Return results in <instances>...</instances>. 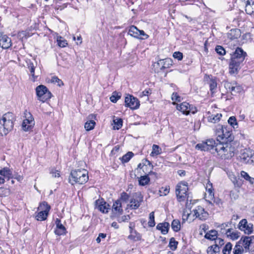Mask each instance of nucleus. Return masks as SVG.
<instances>
[{
  "label": "nucleus",
  "mask_w": 254,
  "mask_h": 254,
  "mask_svg": "<svg viewBox=\"0 0 254 254\" xmlns=\"http://www.w3.org/2000/svg\"><path fill=\"white\" fill-rule=\"evenodd\" d=\"M57 42L58 45L61 47H65L67 45L66 41L63 39L62 37L58 38Z\"/></svg>",
  "instance_id": "864d4df0"
},
{
  "label": "nucleus",
  "mask_w": 254,
  "mask_h": 254,
  "mask_svg": "<svg viewBox=\"0 0 254 254\" xmlns=\"http://www.w3.org/2000/svg\"><path fill=\"white\" fill-rule=\"evenodd\" d=\"M114 126L113 128L114 129H119L123 126V120L121 118H116L113 120Z\"/></svg>",
  "instance_id": "e433bc0d"
},
{
  "label": "nucleus",
  "mask_w": 254,
  "mask_h": 254,
  "mask_svg": "<svg viewBox=\"0 0 254 254\" xmlns=\"http://www.w3.org/2000/svg\"><path fill=\"white\" fill-rule=\"evenodd\" d=\"M181 98V97L177 93H173L172 95V99L173 101L180 102Z\"/></svg>",
  "instance_id": "680f3d73"
},
{
  "label": "nucleus",
  "mask_w": 254,
  "mask_h": 254,
  "mask_svg": "<svg viewBox=\"0 0 254 254\" xmlns=\"http://www.w3.org/2000/svg\"><path fill=\"white\" fill-rule=\"evenodd\" d=\"M125 106L131 109H138L140 105L138 100L130 95H128L125 98Z\"/></svg>",
  "instance_id": "f8f14e48"
},
{
  "label": "nucleus",
  "mask_w": 254,
  "mask_h": 254,
  "mask_svg": "<svg viewBox=\"0 0 254 254\" xmlns=\"http://www.w3.org/2000/svg\"><path fill=\"white\" fill-rule=\"evenodd\" d=\"M95 118L96 116L93 114L90 115L88 116V118L89 120L87 121L84 125V128L87 131L91 130L94 128L96 123L92 120L95 119Z\"/></svg>",
  "instance_id": "412c9836"
},
{
  "label": "nucleus",
  "mask_w": 254,
  "mask_h": 254,
  "mask_svg": "<svg viewBox=\"0 0 254 254\" xmlns=\"http://www.w3.org/2000/svg\"><path fill=\"white\" fill-rule=\"evenodd\" d=\"M192 212H193V218L192 220L190 219V222L193 220L195 218H198L199 220L204 221L205 220L208 216V213L206 211L204 208L200 206H197L193 209Z\"/></svg>",
  "instance_id": "9d476101"
},
{
  "label": "nucleus",
  "mask_w": 254,
  "mask_h": 254,
  "mask_svg": "<svg viewBox=\"0 0 254 254\" xmlns=\"http://www.w3.org/2000/svg\"><path fill=\"white\" fill-rule=\"evenodd\" d=\"M161 152V148L158 145L153 144L152 146V151L150 153V156L154 157L160 154Z\"/></svg>",
  "instance_id": "473e14b6"
},
{
  "label": "nucleus",
  "mask_w": 254,
  "mask_h": 254,
  "mask_svg": "<svg viewBox=\"0 0 254 254\" xmlns=\"http://www.w3.org/2000/svg\"><path fill=\"white\" fill-rule=\"evenodd\" d=\"M241 176L246 180L249 181L251 184L254 183V178L251 177L245 171L241 172Z\"/></svg>",
  "instance_id": "a18cd8bd"
},
{
  "label": "nucleus",
  "mask_w": 254,
  "mask_h": 254,
  "mask_svg": "<svg viewBox=\"0 0 254 254\" xmlns=\"http://www.w3.org/2000/svg\"><path fill=\"white\" fill-rule=\"evenodd\" d=\"M177 109L182 112L184 114L186 115H188L190 113L195 114L197 111L195 107H193L192 106H191L188 103L186 102H183L180 105H177Z\"/></svg>",
  "instance_id": "9b49d317"
},
{
  "label": "nucleus",
  "mask_w": 254,
  "mask_h": 254,
  "mask_svg": "<svg viewBox=\"0 0 254 254\" xmlns=\"http://www.w3.org/2000/svg\"><path fill=\"white\" fill-rule=\"evenodd\" d=\"M225 88L233 95L242 92L243 88L236 81L228 82L226 81L224 83Z\"/></svg>",
  "instance_id": "1a4fd4ad"
},
{
  "label": "nucleus",
  "mask_w": 254,
  "mask_h": 254,
  "mask_svg": "<svg viewBox=\"0 0 254 254\" xmlns=\"http://www.w3.org/2000/svg\"><path fill=\"white\" fill-rule=\"evenodd\" d=\"M51 174L52 175L53 177L56 178L60 176V173L58 171L52 170Z\"/></svg>",
  "instance_id": "e2e57ef3"
},
{
  "label": "nucleus",
  "mask_w": 254,
  "mask_h": 254,
  "mask_svg": "<svg viewBox=\"0 0 254 254\" xmlns=\"http://www.w3.org/2000/svg\"><path fill=\"white\" fill-rule=\"evenodd\" d=\"M217 232L216 230H211L209 233H207L205 235V238L211 240H215L217 237Z\"/></svg>",
  "instance_id": "72a5a7b5"
},
{
  "label": "nucleus",
  "mask_w": 254,
  "mask_h": 254,
  "mask_svg": "<svg viewBox=\"0 0 254 254\" xmlns=\"http://www.w3.org/2000/svg\"><path fill=\"white\" fill-rule=\"evenodd\" d=\"M28 68L30 70L31 75L32 76V77L33 78V80L34 81L36 78V76L34 74L35 67L34 65V64L31 62H30L28 64Z\"/></svg>",
  "instance_id": "79ce46f5"
},
{
  "label": "nucleus",
  "mask_w": 254,
  "mask_h": 254,
  "mask_svg": "<svg viewBox=\"0 0 254 254\" xmlns=\"http://www.w3.org/2000/svg\"><path fill=\"white\" fill-rule=\"evenodd\" d=\"M134 234H130L128 236V239L134 241H139L141 239V236L136 231L134 232Z\"/></svg>",
  "instance_id": "c03bdc74"
},
{
  "label": "nucleus",
  "mask_w": 254,
  "mask_h": 254,
  "mask_svg": "<svg viewBox=\"0 0 254 254\" xmlns=\"http://www.w3.org/2000/svg\"><path fill=\"white\" fill-rule=\"evenodd\" d=\"M52 82L57 83L59 86H61L64 85L63 81L60 79L57 76H53L51 79Z\"/></svg>",
  "instance_id": "4d7b16f0"
},
{
  "label": "nucleus",
  "mask_w": 254,
  "mask_h": 254,
  "mask_svg": "<svg viewBox=\"0 0 254 254\" xmlns=\"http://www.w3.org/2000/svg\"><path fill=\"white\" fill-rule=\"evenodd\" d=\"M28 115H29V117H28V118L24 120L22 124V129L26 131L30 130L34 125V119L32 117L31 114L28 113Z\"/></svg>",
  "instance_id": "6ab92c4d"
},
{
  "label": "nucleus",
  "mask_w": 254,
  "mask_h": 254,
  "mask_svg": "<svg viewBox=\"0 0 254 254\" xmlns=\"http://www.w3.org/2000/svg\"><path fill=\"white\" fill-rule=\"evenodd\" d=\"M129 219L130 216L128 215H124L119 218V219H118V222L120 223L122 222H127L128 221Z\"/></svg>",
  "instance_id": "052dcab7"
},
{
  "label": "nucleus",
  "mask_w": 254,
  "mask_h": 254,
  "mask_svg": "<svg viewBox=\"0 0 254 254\" xmlns=\"http://www.w3.org/2000/svg\"><path fill=\"white\" fill-rule=\"evenodd\" d=\"M138 34V37L137 38V39L145 40L147 39L149 37L148 35L146 34L143 30H139Z\"/></svg>",
  "instance_id": "3c124183"
},
{
  "label": "nucleus",
  "mask_w": 254,
  "mask_h": 254,
  "mask_svg": "<svg viewBox=\"0 0 254 254\" xmlns=\"http://www.w3.org/2000/svg\"><path fill=\"white\" fill-rule=\"evenodd\" d=\"M211 246H212V248L213 249V251H214V252L216 254L219 253V252H220V247H219L215 245V244Z\"/></svg>",
  "instance_id": "0e129e2a"
},
{
  "label": "nucleus",
  "mask_w": 254,
  "mask_h": 254,
  "mask_svg": "<svg viewBox=\"0 0 254 254\" xmlns=\"http://www.w3.org/2000/svg\"><path fill=\"white\" fill-rule=\"evenodd\" d=\"M246 56V52H244L241 48H237L231 55V61L229 64V72L231 74L238 73L243 65Z\"/></svg>",
  "instance_id": "f257e3e1"
},
{
  "label": "nucleus",
  "mask_w": 254,
  "mask_h": 254,
  "mask_svg": "<svg viewBox=\"0 0 254 254\" xmlns=\"http://www.w3.org/2000/svg\"><path fill=\"white\" fill-rule=\"evenodd\" d=\"M171 226L172 229L175 231L178 232L180 230L181 224L180 222L178 220L175 219L174 220L171 224Z\"/></svg>",
  "instance_id": "ea45409f"
},
{
  "label": "nucleus",
  "mask_w": 254,
  "mask_h": 254,
  "mask_svg": "<svg viewBox=\"0 0 254 254\" xmlns=\"http://www.w3.org/2000/svg\"><path fill=\"white\" fill-rule=\"evenodd\" d=\"M0 175L8 180L10 178H12V171L10 169L7 167H4L2 169L0 170Z\"/></svg>",
  "instance_id": "a878e982"
},
{
  "label": "nucleus",
  "mask_w": 254,
  "mask_h": 254,
  "mask_svg": "<svg viewBox=\"0 0 254 254\" xmlns=\"http://www.w3.org/2000/svg\"><path fill=\"white\" fill-rule=\"evenodd\" d=\"M169 226V223L165 222L164 223H159L157 225L156 228L157 229L161 231L162 234L165 235L168 232Z\"/></svg>",
  "instance_id": "393cba45"
},
{
  "label": "nucleus",
  "mask_w": 254,
  "mask_h": 254,
  "mask_svg": "<svg viewBox=\"0 0 254 254\" xmlns=\"http://www.w3.org/2000/svg\"><path fill=\"white\" fill-rule=\"evenodd\" d=\"M245 8L247 14L251 15L254 13V1L251 3L250 0H248Z\"/></svg>",
  "instance_id": "c85d7f7f"
},
{
  "label": "nucleus",
  "mask_w": 254,
  "mask_h": 254,
  "mask_svg": "<svg viewBox=\"0 0 254 254\" xmlns=\"http://www.w3.org/2000/svg\"><path fill=\"white\" fill-rule=\"evenodd\" d=\"M14 115L10 112L4 114L0 119V134L6 135L13 127Z\"/></svg>",
  "instance_id": "7ed1b4c3"
},
{
  "label": "nucleus",
  "mask_w": 254,
  "mask_h": 254,
  "mask_svg": "<svg viewBox=\"0 0 254 254\" xmlns=\"http://www.w3.org/2000/svg\"><path fill=\"white\" fill-rule=\"evenodd\" d=\"M135 198H132L130 200L129 207L132 209H136L138 208L140 202L142 201L143 197L140 193H135Z\"/></svg>",
  "instance_id": "a211bd4d"
},
{
  "label": "nucleus",
  "mask_w": 254,
  "mask_h": 254,
  "mask_svg": "<svg viewBox=\"0 0 254 254\" xmlns=\"http://www.w3.org/2000/svg\"><path fill=\"white\" fill-rule=\"evenodd\" d=\"M50 209V206L45 201L41 203L38 208L39 211H45V212H48V213H49Z\"/></svg>",
  "instance_id": "2f4dec72"
},
{
  "label": "nucleus",
  "mask_w": 254,
  "mask_h": 254,
  "mask_svg": "<svg viewBox=\"0 0 254 254\" xmlns=\"http://www.w3.org/2000/svg\"><path fill=\"white\" fill-rule=\"evenodd\" d=\"M215 51L217 54L221 56L224 55L226 54L225 49L221 46H217L215 48Z\"/></svg>",
  "instance_id": "603ef678"
},
{
  "label": "nucleus",
  "mask_w": 254,
  "mask_h": 254,
  "mask_svg": "<svg viewBox=\"0 0 254 254\" xmlns=\"http://www.w3.org/2000/svg\"><path fill=\"white\" fill-rule=\"evenodd\" d=\"M148 168H149L150 170H151L153 168V165L147 159H144L142 160V163L138 165L137 169L141 170L145 175L155 174L154 172H153L151 170L149 171Z\"/></svg>",
  "instance_id": "ddd939ff"
},
{
  "label": "nucleus",
  "mask_w": 254,
  "mask_h": 254,
  "mask_svg": "<svg viewBox=\"0 0 254 254\" xmlns=\"http://www.w3.org/2000/svg\"><path fill=\"white\" fill-rule=\"evenodd\" d=\"M112 211L116 214H120L122 213L123 210L121 200L120 199H118L114 202L112 206Z\"/></svg>",
  "instance_id": "4be33fe9"
},
{
  "label": "nucleus",
  "mask_w": 254,
  "mask_h": 254,
  "mask_svg": "<svg viewBox=\"0 0 254 254\" xmlns=\"http://www.w3.org/2000/svg\"><path fill=\"white\" fill-rule=\"evenodd\" d=\"M190 215V213H187V214L184 213L183 215V220L185 221V220L189 219Z\"/></svg>",
  "instance_id": "69168bd1"
},
{
  "label": "nucleus",
  "mask_w": 254,
  "mask_h": 254,
  "mask_svg": "<svg viewBox=\"0 0 254 254\" xmlns=\"http://www.w3.org/2000/svg\"><path fill=\"white\" fill-rule=\"evenodd\" d=\"M96 207L102 213H108L110 209V205L103 199H98L95 201Z\"/></svg>",
  "instance_id": "f3484780"
},
{
  "label": "nucleus",
  "mask_w": 254,
  "mask_h": 254,
  "mask_svg": "<svg viewBox=\"0 0 254 254\" xmlns=\"http://www.w3.org/2000/svg\"><path fill=\"white\" fill-rule=\"evenodd\" d=\"M148 226L150 227H154L155 225L154 212H151L149 214V220L148 222Z\"/></svg>",
  "instance_id": "09e8293b"
},
{
  "label": "nucleus",
  "mask_w": 254,
  "mask_h": 254,
  "mask_svg": "<svg viewBox=\"0 0 254 254\" xmlns=\"http://www.w3.org/2000/svg\"><path fill=\"white\" fill-rule=\"evenodd\" d=\"M253 226L251 223H248L247 219H243L239 222V228L241 231H244L245 233L250 234L253 232Z\"/></svg>",
  "instance_id": "2eb2a0df"
},
{
  "label": "nucleus",
  "mask_w": 254,
  "mask_h": 254,
  "mask_svg": "<svg viewBox=\"0 0 254 254\" xmlns=\"http://www.w3.org/2000/svg\"><path fill=\"white\" fill-rule=\"evenodd\" d=\"M215 151L222 159H231L235 154V148L230 143L219 142L216 146Z\"/></svg>",
  "instance_id": "f03ea898"
},
{
  "label": "nucleus",
  "mask_w": 254,
  "mask_h": 254,
  "mask_svg": "<svg viewBox=\"0 0 254 254\" xmlns=\"http://www.w3.org/2000/svg\"><path fill=\"white\" fill-rule=\"evenodd\" d=\"M129 198V195L127 192L124 191L121 194V197L120 200H122L125 202H127Z\"/></svg>",
  "instance_id": "6e6d98bb"
},
{
  "label": "nucleus",
  "mask_w": 254,
  "mask_h": 254,
  "mask_svg": "<svg viewBox=\"0 0 254 254\" xmlns=\"http://www.w3.org/2000/svg\"><path fill=\"white\" fill-rule=\"evenodd\" d=\"M48 214L49 213L45 212V211H40L35 216V218L38 221H44L47 219Z\"/></svg>",
  "instance_id": "7c9ffc66"
},
{
  "label": "nucleus",
  "mask_w": 254,
  "mask_h": 254,
  "mask_svg": "<svg viewBox=\"0 0 254 254\" xmlns=\"http://www.w3.org/2000/svg\"><path fill=\"white\" fill-rule=\"evenodd\" d=\"M173 56L175 59H177L179 61H181L183 58V53L180 52H175L174 53Z\"/></svg>",
  "instance_id": "13d9d810"
},
{
  "label": "nucleus",
  "mask_w": 254,
  "mask_h": 254,
  "mask_svg": "<svg viewBox=\"0 0 254 254\" xmlns=\"http://www.w3.org/2000/svg\"><path fill=\"white\" fill-rule=\"evenodd\" d=\"M36 92L38 99L42 102H45L47 100L50 99L52 96L51 93L43 85L38 86L36 88Z\"/></svg>",
  "instance_id": "6e6552de"
},
{
  "label": "nucleus",
  "mask_w": 254,
  "mask_h": 254,
  "mask_svg": "<svg viewBox=\"0 0 254 254\" xmlns=\"http://www.w3.org/2000/svg\"><path fill=\"white\" fill-rule=\"evenodd\" d=\"M214 241H215V242H214L215 245L219 247L223 246L224 244V240L219 238H216Z\"/></svg>",
  "instance_id": "bf43d9fd"
},
{
  "label": "nucleus",
  "mask_w": 254,
  "mask_h": 254,
  "mask_svg": "<svg viewBox=\"0 0 254 254\" xmlns=\"http://www.w3.org/2000/svg\"><path fill=\"white\" fill-rule=\"evenodd\" d=\"M138 184L139 186H144L148 185L150 181L148 175H145L144 176L138 177Z\"/></svg>",
  "instance_id": "bb28decb"
},
{
  "label": "nucleus",
  "mask_w": 254,
  "mask_h": 254,
  "mask_svg": "<svg viewBox=\"0 0 254 254\" xmlns=\"http://www.w3.org/2000/svg\"><path fill=\"white\" fill-rule=\"evenodd\" d=\"M243 251V249L241 246L236 245L234 248V254H242Z\"/></svg>",
  "instance_id": "5fc2aeb1"
},
{
  "label": "nucleus",
  "mask_w": 254,
  "mask_h": 254,
  "mask_svg": "<svg viewBox=\"0 0 254 254\" xmlns=\"http://www.w3.org/2000/svg\"><path fill=\"white\" fill-rule=\"evenodd\" d=\"M234 139V136L231 131L225 128L224 132L218 134V142L223 143H230Z\"/></svg>",
  "instance_id": "4468645a"
},
{
  "label": "nucleus",
  "mask_w": 254,
  "mask_h": 254,
  "mask_svg": "<svg viewBox=\"0 0 254 254\" xmlns=\"http://www.w3.org/2000/svg\"><path fill=\"white\" fill-rule=\"evenodd\" d=\"M213 250V249L212 248V246L209 247L208 248V249L207 250V252L208 254H216Z\"/></svg>",
  "instance_id": "338daca9"
},
{
  "label": "nucleus",
  "mask_w": 254,
  "mask_h": 254,
  "mask_svg": "<svg viewBox=\"0 0 254 254\" xmlns=\"http://www.w3.org/2000/svg\"><path fill=\"white\" fill-rule=\"evenodd\" d=\"M139 29L135 26H131L128 31V34L130 36L137 38L138 37Z\"/></svg>",
  "instance_id": "c756f323"
},
{
  "label": "nucleus",
  "mask_w": 254,
  "mask_h": 254,
  "mask_svg": "<svg viewBox=\"0 0 254 254\" xmlns=\"http://www.w3.org/2000/svg\"><path fill=\"white\" fill-rule=\"evenodd\" d=\"M205 188H206V189H209V188L210 189H213L212 184L209 181H208L206 184Z\"/></svg>",
  "instance_id": "774afa93"
},
{
  "label": "nucleus",
  "mask_w": 254,
  "mask_h": 254,
  "mask_svg": "<svg viewBox=\"0 0 254 254\" xmlns=\"http://www.w3.org/2000/svg\"><path fill=\"white\" fill-rule=\"evenodd\" d=\"M218 143V141L216 142L213 139H209L205 141L197 144L195 148L200 151H210L212 154H215L216 146Z\"/></svg>",
  "instance_id": "423d86ee"
},
{
  "label": "nucleus",
  "mask_w": 254,
  "mask_h": 254,
  "mask_svg": "<svg viewBox=\"0 0 254 254\" xmlns=\"http://www.w3.org/2000/svg\"><path fill=\"white\" fill-rule=\"evenodd\" d=\"M206 197H207L209 199L208 200V201L210 203H211V201L213 200L214 199V193L213 192L214 190L213 189H210V188L209 189H206Z\"/></svg>",
  "instance_id": "f704fd0d"
},
{
  "label": "nucleus",
  "mask_w": 254,
  "mask_h": 254,
  "mask_svg": "<svg viewBox=\"0 0 254 254\" xmlns=\"http://www.w3.org/2000/svg\"><path fill=\"white\" fill-rule=\"evenodd\" d=\"M188 184L187 182L182 181L177 184L176 188V194L179 202L185 201L186 199L188 200Z\"/></svg>",
  "instance_id": "39448f33"
},
{
  "label": "nucleus",
  "mask_w": 254,
  "mask_h": 254,
  "mask_svg": "<svg viewBox=\"0 0 254 254\" xmlns=\"http://www.w3.org/2000/svg\"><path fill=\"white\" fill-rule=\"evenodd\" d=\"M56 229L55 230L56 235L61 236L66 234V231L65 227L61 223L60 219L57 218L55 221Z\"/></svg>",
  "instance_id": "aec40b11"
},
{
  "label": "nucleus",
  "mask_w": 254,
  "mask_h": 254,
  "mask_svg": "<svg viewBox=\"0 0 254 254\" xmlns=\"http://www.w3.org/2000/svg\"><path fill=\"white\" fill-rule=\"evenodd\" d=\"M207 83L209 85L210 91H211L212 94H213L215 92L216 88H217V82L215 78H210L208 81Z\"/></svg>",
  "instance_id": "cd10ccee"
},
{
  "label": "nucleus",
  "mask_w": 254,
  "mask_h": 254,
  "mask_svg": "<svg viewBox=\"0 0 254 254\" xmlns=\"http://www.w3.org/2000/svg\"><path fill=\"white\" fill-rule=\"evenodd\" d=\"M239 157L242 163L254 165V150L247 148L242 149Z\"/></svg>",
  "instance_id": "0eeeda50"
},
{
  "label": "nucleus",
  "mask_w": 254,
  "mask_h": 254,
  "mask_svg": "<svg viewBox=\"0 0 254 254\" xmlns=\"http://www.w3.org/2000/svg\"><path fill=\"white\" fill-rule=\"evenodd\" d=\"M134 154L132 152H128L127 154L123 155L121 158L122 163H127L133 156Z\"/></svg>",
  "instance_id": "a19ab883"
},
{
  "label": "nucleus",
  "mask_w": 254,
  "mask_h": 254,
  "mask_svg": "<svg viewBox=\"0 0 254 254\" xmlns=\"http://www.w3.org/2000/svg\"><path fill=\"white\" fill-rule=\"evenodd\" d=\"M172 60L170 59H165L159 60L157 64L160 67V69H164L168 68L172 65Z\"/></svg>",
  "instance_id": "5701e85b"
},
{
  "label": "nucleus",
  "mask_w": 254,
  "mask_h": 254,
  "mask_svg": "<svg viewBox=\"0 0 254 254\" xmlns=\"http://www.w3.org/2000/svg\"><path fill=\"white\" fill-rule=\"evenodd\" d=\"M225 128L223 127L222 125H218L216 127L215 129V133L217 135V141H218V134H221L224 132V130H225Z\"/></svg>",
  "instance_id": "8fccbe9b"
},
{
  "label": "nucleus",
  "mask_w": 254,
  "mask_h": 254,
  "mask_svg": "<svg viewBox=\"0 0 254 254\" xmlns=\"http://www.w3.org/2000/svg\"><path fill=\"white\" fill-rule=\"evenodd\" d=\"M222 117V115L221 114H217L215 115H211L208 117V121L209 122L215 123L218 121H219L221 117Z\"/></svg>",
  "instance_id": "c9c22d12"
},
{
  "label": "nucleus",
  "mask_w": 254,
  "mask_h": 254,
  "mask_svg": "<svg viewBox=\"0 0 254 254\" xmlns=\"http://www.w3.org/2000/svg\"><path fill=\"white\" fill-rule=\"evenodd\" d=\"M232 245L231 243L229 242L224 247L222 253L223 254H229L232 250Z\"/></svg>",
  "instance_id": "49530a36"
},
{
  "label": "nucleus",
  "mask_w": 254,
  "mask_h": 254,
  "mask_svg": "<svg viewBox=\"0 0 254 254\" xmlns=\"http://www.w3.org/2000/svg\"><path fill=\"white\" fill-rule=\"evenodd\" d=\"M240 36L241 31L238 29H232L227 34L228 38L231 40L238 39Z\"/></svg>",
  "instance_id": "b1692460"
},
{
  "label": "nucleus",
  "mask_w": 254,
  "mask_h": 254,
  "mask_svg": "<svg viewBox=\"0 0 254 254\" xmlns=\"http://www.w3.org/2000/svg\"><path fill=\"white\" fill-rule=\"evenodd\" d=\"M228 122L234 128H237L238 127V124L235 117H230L228 120Z\"/></svg>",
  "instance_id": "58836bf2"
},
{
  "label": "nucleus",
  "mask_w": 254,
  "mask_h": 254,
  "mask_svg": "<svg viewBox=\"0 0 254 254\" xmlns=\"http://www.w3.org/2000/svg\"><path fill=\"white\" fill-rule=\"evenodd\" d=\"M11 39L6 35L0 33V47L2 49H7L11 46Z\"/></svg>",
  "instance_id": "dca6fc26"
},
{
  "label": "nucleus",
  "mask_w": 254,
  "mask_h": 254,
  "mask_svg": "<svg viewBox=\"0 0 254 254\" xmlns=\"http://www.w3.org/2000/svg\"><path fill=\"white\" fill-rule=\"evenodd\" d=\"M178 244V242L175 240L174 238L172 237L170 240L169 246L172 250L174 251L177 248Z\"/></svg>",
  "instance_id": "37998d69"
},
{
  "label": "nucleus",
  "mask_w": 254,
  "mask_h": 254,
  "mask_svg": "<svg viewBox=\"0 0 254 254\" xmlns=\"http://www.w3.org/2000/svg\"><path fill=\"white\" fill-rule=\"evenodd\" d=\"M121 97V94L116 92H114L112 95L110 97V100L113 103H116Z\"/></svg>",
  "instance_id": "de8ad7c7"
},
{
  "label": "nucleus",
  "mask_w": 254,
  "mask_h": 254,
  "mask_svg": "<svg viewBox=\"0 0 254 254\" xmlns=\"http://www.w3.org/2000/svg\"><path fill=\"white\" fill-rule=\"evenodd\" d=\"M241 241H243V245L245 249H249V247L252 243V237H245L241 239Z\"/></svg>",
  "instance_id": "4c0bfd02"
},
{
  "label": "nucleus",
  "mask_w": 254,
  "mask_h": 254,
  "mask_svg": "<svg viewBox=\"0 0 254 254\" xmlns=\"http://www.w3.org/2000/svg\"><path fill=\"white\" fill-rule=\"evenodd\" d=\"M88 180V172L85 169H75L71 171L68 178V182L72 185L75 184L82 185L86 183Z\"/></svg>",
  "instance_id": "20e7f679"
}]
</instances>
